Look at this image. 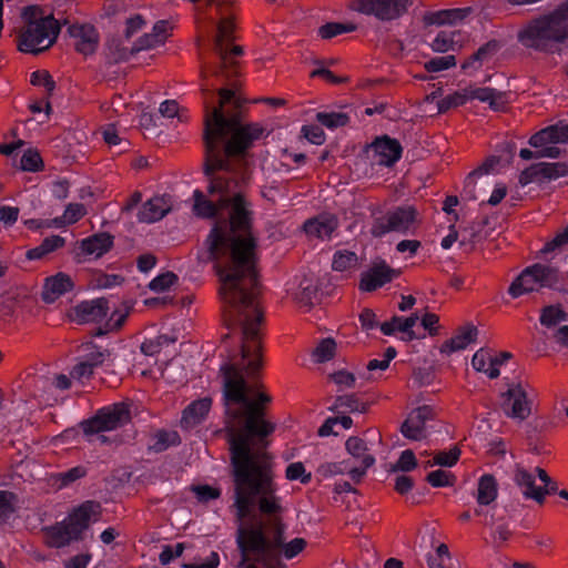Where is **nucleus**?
Returning <instances> with one entry per match:
<instances>
[{
  "label": "nucleus",
  "instance_id": "nucleus-29",
  "mask_svg": "<svg viewBox=\"0 0 568 568\" xmlns=\"http://www.w3.org/2000/svg\"><path fill=\"white\" fill-rule=\"evenodd\" d=\"M161 44L160 38H156L152 32L144 33L134 42L130 50L126 48L120 49L116 54V60L128 61L134 53L142 50H150Z\"/></svg>",
  "mask_w": 568,
  "mask_h": 568
},
{
  "label": "nucleus",
  "instance_id": "nucleus-57",
  "mask_svg": "<svg viewBox=\"0 0 568 568\" xmlns=\"http://www.w3.org/2000/svg\"><path fill=\"white\" fill-rule=\"evenodd\" d=\"M145 24V20L141 14H134L126 19L125 22V39H131L138 31H140Z\"/></svg>",
  "mask_w": 568,
  "mask_h": 568
},
{
  "label": "nucleus",
  "instance_id": "nucleus-20",
  "mask_svg": "<svg viewBox=\"0 0 568 568\" xmlns=\"http://www.w3.org/2000/svg\"><path fill=\"white\" fill-rule=\"evenodd\" d=\"M513 480L519 487L526 499L542 504L541 487L536 485V475L534 471L523 466H517L514 470Z\"/></svg>",
  "mask_w": 568,
  "mask_h": 568
},
{
  "label": "nucleus",
  "instance_id": "nucleus-33",
  "mask_svg": "<svg viewBox=\"0 0 568 568\" xmlns=\"http://www.w3.org/2000/svg\"><path fill=\"white\" fill-rule=\"evenodd\" d=\"M110 355L109 349L90 343L84 346L80 358L95 369L102 366Z\"/></svg>",
  "mask_w": 568,
  "mask_h": 568
},
{
  "label": "nucleus",
  "instance_id": "nucleus-38",
  "mask_svg": "<svg viewBox=\"0 0 568 568\" xmlns=\"http://www.w3.org/2000/svg\"><path fill=\"white\" fill-rule=\"evenodd\" d=\"M20 168L27 172H39L43 169V161L37 150L28 149L20 159Z\"/></svg>",
  "mask_w": 568,
  "mask_h": 568
},
{
  "label": "nucleus",
  "instance_id": "nucleus-11",
  "mask_svg": "<svg viewBox=\"0 0 568 568\" xmlns=\"http://www.w3.org/2000/svg\"><path fill=\"white\" fill-rule=\"evenodd\" d=\"M412 0H358L357 10L367 16L388 21L400 17Z\"/></svg>",
  "mask_w": 568,
  "mask_h": 568
},
{
  "label": "nucleus",
  "instance_id": "nucleus-14",
  "mask_svg": "<svg viewBox=\"0 0 568 568\" xmlns=\"http://www.w3.org/2000/svg\"><path fill=\"white\" fill-rule=\"evenodd\" d=\"M568 173V166L565 163L539 162L526 168L519 174V184L524 187L538 180H556Z\"/></svg>",
  "mask_w": 568,
  "mask_h": 568
},
{
  "label": "nucleus",
  "instance_id": "nucleus-58",
  "mask_svg": "<svg viewBox=\"0 0 568 568\" xmlns=\"http://www.w3.org/2000/svg\"><path fill=\"white\" fill-rule=\"evenodd\" d=\"M331 379L338 386L345 387V388L354 387L355 381H356L354 374H352L347 371H344V369L334 372L331 375Z\"/></svg>",
  "mask_w": 568,
  "mask_h": 568
},
{
  "label": "nucleus",
  "instance_id": "nucleus-40",
  "mask_svg": "<svg viewBox=\"0 0 568 568\" xmlns=\"http://www.w3.org/2000/svg\"><path fill=\"white\" fill-rule=\"evenodd\" d=\"M317 295H318V290L312 283L311 280L305 278L300 283V290L296 294V298L301 305H304V306L313 305L314 301L317 300Z\"/></svg>",
  "mask_w": 568,
  "mask_h": 568
},
{
  "label": "nucleus",
  "instance_id": "nucleus-34",
  "mask_svg": "<svg viewBox=\"0 0 568 568\" xmlns=\"http://www.w3.org/2000/svg\"><path fill=\"white\" fill-rule=\"evenodd\" d=\"M464 18L462 9L440 10L432 12L425 17V21L428 24H453Z\"/></svg>",
  "mask_w": 568,
  "mask_h": 568
},
{
  "label": "nucleus",
  "instance_id": "nucleus-6",
  "mask_svg": "<svg viewBox=\"0 0 568 568\" xmlns=\"http://www.w3.org/2000/svg\"><path fill=\"white\" fill-rule=\"evenodd\" d=\"M234 29L233 19L229 16H222L216 23V33L213 38L215 61L205 72L220 81H227L237 75V64L233 57L241 55L243 49L240 45L233 44Z\"/></svg>",
  "mask_w": 568,
  "mask_h": 568
},
{
  "label": "nucleus",
  "instance_id": "nucleus-26",
  "mask_svg": "<svg viewBox=\"0 0 568 568\" xmlns=\"http://www.w3.org/2000/svg\"><path fill=\"white\" fill-rule=\"evenodd\" d=\"M468 101L478 100L489 104L494 111L504 109L505 94L494 88H467Z\"/></svg>",
  "mask_w": 568,
  "mask_h": 568
},
{
  "label": "nucleus",
  "instance_id": "nucleus-62",
  "mask_svg": "<svg viewBox=\"0 0 568 568\" xmlns=\"http://www.w3.org/2000/svg\"><path fill=\"white\" fill-rule=\"evenodd\" d=\"M566 244H568V225L564 229L562 232L558 233L550 242L545 244L542 252H554L556 248Z\"/></svg>",
  "mask_w": 568,
  "mask_h": 568
},
{
  "label": "nucleus",
  "instance_id": "nucleus-52",
  "mask_svg": "<svg viewBox=\"0 0 568 568\" xmlns=\"http://www.w3.org/2000/svg\"><path fill=\"white\" fill-rule=\"evenodd\" d=\"M435 52H447L454 48V39L450 33L445 31L439 32L430 44Z\"/></svg>",
  "mask_w": 568,
  "mask_h": 568
},
{
  "label": "nucleus",
  "instance_id": "nucleus-1",
  "mask_svg": "<svg viewBox=\"0 0 568 568\" xmlns=\"http://www.w3.org/2000/svg\"><path fill=\"white\" fill-rule=\"evenodd\" d=\"M219 106H206L204 119L203 173L207 182L205 195L193 192V211L203 219L229 216V226L215 224L206 240L210 260L221 282L220 296L224 322L230 334L239 336L240 362H223L241 369L248 381L256 378L263 366V313L257 303V236L253 233V203L247 196L254 163L250 153L263 128L243 124L237 115L229 116L223 108L237 109L241 98L233 88L217 90Z\"/></svg>",
  "mask_w": 568,
  "mask_h": 568
},
{
  "label": "nucleus",
  "instance_id": "nucleus-23",
  "mask_svg": "<svg viewBox=\"0 0 568 568\" xmlns=\"http://www.w3.org/2000/svg\"><path fill=\"white\" fill-rule=\"evenodd\" d=\"M114 237L106 232L95 233L80 242V248L85 255L101 257L113 247Z\"/></svg>",
  "mask_w": 568,
  "mask_h": 568
},
{
  "label": "nucleus",
  "instance_id": "nucleus-36",
  "mask_svg": "<svg viewBox=\"0 0 568 568\" xmlns=\"http://www.w3.org/2000/svg\"><path fill=\"white\" fill-rule=\"evenodd\" d=\"M468 102L467 90L456 91L438 101V112L445 113L450 109L462 106Z\"/></svg>",
  "mask_w": 568,
  "mask_h": 568
},
{
  "label": "nucleus",
  "instance_id": "nucleus-59",
  "mask_svg": "<svg viewBox=\"0 0 568 568\" xmlns=\"http://www.w3.org/2000/svg\"><path fill=\"white\" fill-rule=\"evenodd\" d=\"M375 463L374 456H364V458L361 462V466L353 467L349 470L351 478L358 483L363 478V476L366 474L367 469L373 466Z\"/></svg>",
  "mask_w": 568,
  "mask_h": 568
},
{
  "label": "nucleus",
  "instance_id": "nucleus-35",
  "mask_svg": "<svg viewBox=\"0 0 568 568\" xmlns=\"http://www.w3.org/2000/svg\"><path fill=\"white\" fill-rule=\"evenodd\" d=\"M567 318L568 314L559 305H548L541 310L539 321L542 326L552 327Z\"/></svg>",
  "mask_w": 568,
  "mask_h": 568
},
{
  "label": "nucleus",
  "instance_id": "nucleus-55",
  "mask_svg": "<svg viewBox=\"0 0 568 568\" xmlns=\"http://www.w3.org/2000/svg\"><path fill=\"white\" fill-rule=\"evenodd\" d=\"M93 372L94 368L80 358L79 362L72 367L70 375L72 378L83 382L89 379L93 375Z\"/></svg>",
  "mask_w": 568,
  "mask_h": 568
},
{
  "label": "nucleus",
  "instance_id": "nucleus-21",
  "mask_svg": "<svg viewBox=\"0 0 568 568\" xmlns=\"http://www.w3.org/2000/svg\"><path fill=\"white\" fill-rule=\"evenodd\" d=\"M211 405L212 400L209 397L192 402L182 413L181 426L183 428H193L200 425L207 416Z\"/></svg>",
  "mask_w": 568,
  "mask_h": 568
},
{
  "label": "nucleus",
  "instance_id": "nucleus-31",
  "mask_svg": "<svg viewBox=\"0 0 568 568\" xmlns=\"http://www.w3.org/2000/svg\"><path fill=\"white\" fill-rule=\"evenodd\" d=\"M471 365L474 369L485 373L490 379L497 378L500 374V371L496 367V363H493V357L484 348L478 349L474 354Z\"/></svg>",
  "mask_w": 568,
  "mask_h": 568
},
{
  "label": "nucleus",
  "instance_id": "nucleus-16",
  "mask_svg": "<svg viewBox=\"0 0 568 568\" xmlns=\"http://www.w3.org/2000/svg\"><path fill=\"white\" fill-rule=\"evenodd\" d=\"M109 312L108 302L104 298L82 301L73 307L70 316L78 324L99 323Z\"/></svg>",
  "mask_w": 568,
  "mask_h": 568
},
{
  "label": "nucleus",
  "instance_id": "nucleus-37",
  "mask_svg": "<svg viewBox=\"0 0 568 568\" xmlns=\"http://www.w3.org/2000/svg\"><path fill=\"white\" fill-rule=\"evenodd\" d=\"M356 29L353 23H342V22H327L320 27L318 34L322 39H332L343 33L352 32Z\"/></svg>",
  "mask_w": 568,
  "mask_h": 568
},
{
  "label": "nucleus",
  "instance_id": "nucleus-4",
  "mask_svg": "<svg viewBox=\"0 0 568 568\" xmlns=\"http://www.w3.org/2000/svg\"><path fill=\"white\" fill-rule=\"evenodd\" d=\"M21 19L24 26L18 36V49L23 53L39 54L53 45L60 24L53 16H44L37 4L22 9Z\"/></svg>",
  "mask_w": 568,
  "mask_h": 568
},
{
  "label": "nucleus",
  "instance_id": "nucleus-53",
  "mask_svg": "<svg viewBox=\"0 0 568 568\" xmlns=\"http://www.w3.org/2000/svg\"><path fill=\"white\" fill-rule=\"evenodd\" d=\"M302 132L305 139L312 144L321 145L325 141V133L321 126L303 125Z\"/></svg>",
  "mask_w": 568,
  "mask_h": 568
},
{
  "label": "nucleus",
  "instance_id": "nucleus-47",
  "mask_svg": "<svg viewBox=\"0 0 568 568\" xmlns=\"http://www.w3.org/2000/svg\"><path fill=\"white\" fill-rule=\"evenodd\" d=\"M285 477L288 480H298L302 484H308L312 480V474L306 471L302 462L291 463L285 470Z\"/></svg>",
  "mask_w": 568,
  "mask_h": 568
},
{
  "label": "nucleus",
  "instance_id": "nucleus-45",
  "mask_svg": "<svg viewBox=\"0 0 568 568\" xmlns=\"http://www.w3.org/2000/svg\"><path fill=\"white\" fill-rule=\"evenodd\" d=\"M460 457V449L457 446L452 447L449 450H440L438 452L433 463H429L430 466L438 465L442 467H453L456 465Z\"/></svg>",
  "mask_w": 568,
  "mask_h": 568
},
{
  "label": "nucleus",
  "instance_id": "nucleus-7",
  "mask_svg": "<svg viewBox=\"0 0 568 568\" xmlns=\"http://www.w3.org/2000/svg\"><path fill=\"white\" fill-rule=\"evenodd\" d=\"M131 422L130 405L124 402L113 403L99 408L91 417L79 423L88 442L97 436L100 444H108L104 433L116 430Z\"/></svg>",
  "mask_w": 568,
  "mask_h": 568
},
{
  "label": "nucleus",
  "instance_id": "nucleus-61",
  "mask_svg": "<svg viewBox=\"0 0 568 568\" xmlns=\"http://www.w3.org/2000/svg\"><path fill=\"white\" fill-rule=\"evenodd\" d=\"M418 318L419 317L417 313H414L407 317L395 315L393 316V323L396 324L397 331L407 332L410 331V328H413L416 325Z\"/></svg>",
  "mask_w": 568,
  "mask_h": 568
},
{
  "label": "nucleus",
  "instance_id": "nucleus-3",
  "mask_svg": "<svg viewBox=\"0 0 568 568\" xmlns=\"http://www.w3.org/2000/svg\"><path fill=\"white\" fill-rule=\"evenodd\" d=\"M517 41L526 49L539 52H549L554 44L568 42V0L531 18L518 31Z\"/></svg>",
  "mask_w": 568,
  "mask_h": 568
},
{
  "label": "nucleus",
  "instance_id": "nucleus-50",
  "mask_svg": "<svg viewBox=\"0 0 568 568\" xmlns=\"http://www.w3.org/2000/svg\"><path fill=\"white\" fill-rule=\"evenodd\" d=\"M192 491L195 494V497L200 503H209L220 498L221 496V490L210 485L193 486Z\"/></svg>",
  "mask_w": 568,
  "mask_h": 568
},
{
  "label": "nucleus",
  "instance_id": "nucleus-17",
  "mask_svg": "<svg viewBox=\"0 0 568 568\" xmlns=\"http://www.w3.org/2000/svg\"><path fill=\"white\" fill-rule=\"evenodd\" d=\"M68 32L75 39V50L79 53L89 55L95 52L99 43V32L90 23H73L69 26Z\"/></svg>",
  "mask_w": 568,
  "mask_h": 568
},
{
  "label": "nucleus",
  "instance_id": "nucleus-44",
  "mask_svg": "<svg viewBox=\"0 0 568 568\" xmlns=\"http://www.w3.org/2000/svg\"><path fill=\"white\" fill-rule=\"evenodd\" d=\"M456 65V58L453 54L434 57L425 62L424 68L427 72L436 73L448 70Z\"/></svg>",
  "mask_w": 568,
  "mask_h": 568
},
{
  "label": "nucleus",
  "instance_id": "nucleus-30",
  "mask_svg": "<svg viewBox=\"0 0 568 568\" xmlns=\"http://www.w3.org/2000/svg\"><path fill=\"white\" fill-rule=\"evenodd\" d=\"M180 444L181 437L178 432L160 429L152 436L149 449L154 453H162Z\"/></svg>",
  "mask_w": 568,
  "mask_h": 568
},
{
  "label": "nucleus",
  "instance_id": "nucleus-64",
  "mask_svg": "<svg viewBox=\"0 0 568 568\" xmlns=\"http://www.w3.org/2000/svg\"><path fill=\"white\" fill-rule=\"evenodd\" d=\"M220 565V555L212 551L210 556L201 564H183L182 568H217Z\"/></svg>",
  "mask_w": 568,
  "mask_h": 568
},
{
  "label": "nucleus",
  "instance_id": "nucleus-8",
  "mask_svg": "<svg viewBox=\"0 0 568 568\" xmlns=\"http://www.w3.org/2000/svg\"><path fill=\"white\" fill-rule=\"evenodd\" d=\"M544 287L561 290V275L556 267L537 263L525 268L513 281L508 293L511 297L517 298Z\"/></svg>",
  "mask_w": 568,
  "mask_h": 568
},
{
  "label": "nucleus",
  "instance_id": "nucleus-13",
  "mask_svg": "<svg viewBox=\"0 0 568 568\" xmlns=\"http://www.w3.org/2000/svg\"><path fill=\"white\" fill-rule=\"evenodd\" d=\"M434 418L430 406L423 405L410 412L400 426V433L407 439L422 440L426 438V423Z\"/></svg>",
  "mask_w": 568,
  "mask_h": 568
},
{
  "label": "nucleus",
  "instance_id": "nucleus-48",
  "mask_svg": "<svg viewBox=\"0 0 568 568\" xmlns=\"http://www.w3.org/2000/svg\"><path fill=\"white\" fill-rule=\"evenodd\" d=\"M426 480L433 487H450L454 485L456 477L449 471L437 469L428 473Z\"/></svg>",
  "mask_w": 568,
  "mask_h": 568
},
{
  "label": "nucleus",
  "instance_id": "nucleus-56",
  "mask_svg": "<svg viewBox=\"0 0 568 568\" xmlns=\"http://www.w3.org/2000/svg\"><path fill=\"white\" fill-rule=\"evenodd\" d=\"M85 214V207L81 203H70L67 205L63 215L68 224L77 223Z\"/></svg>",
  "mask_w": 568,
  "mask_h": 568
},
{
  "label": "nucleus",
  "instance_id": "nucleus-10",
  "mask_svg": "<svg viewBox=\"0 0 568 568\" xmlns=\"http://www.w3.org/2000/svg\"><path fill=\"white\" fill-rule=\"evenodd\" d=\"M417 211L410 205L396 206L372 222L371 233L383 237L390 232L408 234L415 229Z\"/></svg>",
  "mask_w": 568,
  "mask_h": 568
},
{
  "label": "nucleus",
  "instance_id": "nucleus-18",
  "mask_svg": "<svg viewBox=\"0 0 568 568\" xmlns=\"http://www.w3.org/2000/svg\"><path fill=\"white\" fill-rule=\"evenodd\" d=\"M568 142V123L558 122L546 126L529 138V145L540 150L548 144Z\"/></svg>",
  "mask_w": 568,
  "mask_h": 568
},
{
  "label": "nucleus",
  "instance_id": "nucleus-63",
  "mask_svg": "<svg viewBox=\"0 0 568 568\" xmlns=\"http://www.w3.org/2000/svg\"><path fill=\"white\" fill-rule=\"evenodd\" d=\"M91 559L92 555L89 552L79 554L69 558L64 562V568H88V565L90 564Z\"/></svg>",
  "mask_w": 568,
  "mask_h": 568
},
{
  "label": "nucleus",
  "instance_id": "nucleus-25",
  "mask_svg": "<svg viewBox=\"0 0 568 568\" xmlns=\"http://www.w3.org/2000/svg\"><path fill=\"white\" fill-rule=\"evenodd\" d=\"M477 327L468 324L458 329L457 334L452 338L447 339L440 346V353L450 355L457 351L465 349L477 336Z\"/></svg>",
  "mask_w": 568,
  "mask_h": 568
},
{
  "label": "nucleus",
  "instance_id": "nucleus-39",
  "mask_svg": "<svg viewBox=\"0 0 568 568\" xmlns=\"http://www.w3.org/2000/svg\"><path fill=\"white\" fill-rule=\"evenodd\" d=\"M336 349V343L333 338H323L313 351L314 361L325 363L333 358Z\"/></svg>",
  "mask_w": 568,
  "mask_h": 568
},
{
  "label": "nucleus",
  "instance_id": "nucleus-19",
  "mask_svg": "<svg viewBox=\"0 0 568 568\" xmlns=\"http://www.w3.org/2000/svg\"><path fill=\"white\" fill-rule=\"evenodd\" d=\"M74 283L72 278L68 274L59 272L55 275L45 278L42 291V300L45 303H53L60 296L72 291Z\"/></svg>",
  "mask_w": 568,
  "mask_h": 568
},
{
  "label": "nucleus",
  "instance_id": "nucleus-2",
  "mask_svg": "<svg viewBox=\"0 0 568 568\" xmlns=\"http://www.w3.org/2000/svg\"><path fill=\"white\" fill-rule=\"evenodd\" d=\"M222 383L236 516L241 520L257 506L262 515L272 517L270 534L262 521L239 527L236 545L241 560L236 568H285L282 557L295 558L307 542L301 537L286 541L287 526L278 517L283 507L274 462L264 450L267 437L275 430V424L266 418L272 397L260 381L246 379L231 364L222 368Z\"/></svg>",
  "mask_w": 568,
  "mask_h": 568
},
{
  "label": "nucleus",
  "instance_id": "nucleus-5",
  "mask_svg": "<svg viewBox=\"0 0 568 568\" xmlns=\"http://www.w3.org/2000/svg\"><path fill=\"white\" fill-rule=\"evenodd\" d=\"M100 510L101 505L94 500H87L74 507L61 521L42 527L45 544L51 548L59 549L73 541L82 540L91 518L98 516Z\"/></svg>",
  "mask_w": 568,
  "mask_h": 568
},
{
  "label": "nucleus",
  "instance_id": "nucleus-32",
  "mask_svg": "<svg viewBox=\"0 0 568 568\" xmlns=\"http://www.w3.org/2000/svg\"><path fill=\"white\" fill-rule=\"evenodd\" d=\"M349 115L341 111H321L316 113V121L329 130L345 126L349 123Z\"/></svg>",
  "mask_w": 568,
  "mask_h": 568
},
{
  "label": "nucleus",
  "instance_id": "nucleus-60",
  "mask_svg": "<svg viewBox=\"0 0 568 568\" xmlns=\"http://www.w3.org/2000/svg\"><path fill=\"white\" fill-rule=\"evenodd\" d=\"M19 209L16 206H0V222L4 226H12L19 217Z\"/></svg>",
  "mask_w": 568,
  "mask_h": 568
},
{
  "label": "nucleus",
  "instance_id": "nucleus-22",
  "mask_svg": "<svg viewBox=\"0 0 568 568\" xmlns=\"http://www.w3.org/2000/svg\"><path fill=\"white\" fill-rule=\"evenodd\" d=\"M337 219L332 214H322L304 223V231L308 236L329 239L337 227Z\"/></svg>",
  "mask_w": 568,
  "mask_h": 568
},
{
  "label": "nucleus",
  "instance_id": "nucleus-41",
  "mask_svg": "<svg viewBox=\"0 0 568 568\" xmlns=\"http://www.w3.org/2000/svg\"><path fill=\"white\" fill-rule=\"evenodd\" d=\"M30 83L34 87H42L48 98H50L55 90V82L47 70L33 71L30 74Z\"/></svg>",
  "mask_w": 568,
  "mask_h": 568
},
{
  "label": "nucleus",
  "instance_id": "nucleus-15",
  "mask_svg": "<svg viewBox=\"0 0 568 568\" xmlns=\"http://www.w3.org/2000/svg\"><path fill=\"white\" fill-rule=\"evenodd\" d=\"M398 275L385 261L374 263L372 267L361 274L358 288L362 292H374L390 283Z\"/></svg>",
  "mask_w": 568,
  "mask_h": 568
},
{
  "label": "nucleus",
  "instance_id": "nucleus-43",
  "mask_svg": "<svg viewBox=\"0 0 568 568\" xmlns=\"http://www.w3.org/2000/svg\"><path fill=\"white\" fill-rule=\"evenodd\" d=\"M179 277L173 272H165L156 275L149 283V288L155 293H163L170 290L178 282Z\"/></svg>",
  "mask_w": 568,
  "mask_h": 568
},
{
  "label": "nucleus",
  "instance_id": "nucleus-42",
  "mask_svg": "<svg viewBox=\"0 0 568 568\" xmlns=\"http://www.w3.org/2000/svg\"><path fill=\"white\" fill-rule=\"evenodd\" d=\"M357 255L351 251H337L334 253L332 267L334 271H346L357 264Z\"/></svg>",
  "mask_w": 568,
  "mask_h": 568
},
{
  "label": "nucleus",
  "instance_id": "nucleus-49",
  "mask_svg": "<svg viewBox=\"0 0 568 568\" xmlns=\"http://www.w3.org/2000/svg\"><path fill=\"white\" fill-rule=\"evenodd\" d=\"M345 448L348 454L359 459L361 462L364 458V456H372L371 454L366 453V443L359 437H349L345 443Z\"/></svg>",
  "mask_w": 568,
  "mask_h": 568
},
{
  "label": "nucleus",
  "instance_id": "nucleus-9",
  "mask_svg": "<svg viewBox=\"0 0 568 568\" xmlns=\"http://www.w3.org/2000/svg\"><path fill=\"white\" fill-rule=\"evenodd\" d=\"M535 389L523 382H511L501 394V409L514 420H526L532 410Z\"/></svg>",
  "mask_w": 568,
  "mask_h": 568
},
{
  "label": "nucleus",
  "instance_id": "nucleus-54",
  "mask_svg": "<svg viewBox=\"0 0 568 568\" xmlns=\"http://www.w3.org/2000/svg\"><path fill=\"white\" fill-rule=\"evenodd\" d=\"M417 465L416 457L410 449H406L402 452L398 460L395 465V470H402V471H410L413 470Z\"/></svg>",
  "mask_w": 568,
  "mask_h": 568
},
{
  "label": "nucleus",
  "instance_id": "nucleus-46",
  "mask_svg": "<svg viewBox=\"0 0 568 568\" xmlns=\"http://www.w3.org/2000/svg\"><path fill=\"white\" fill-rule=\"evenodd\" d=\"M504 45L503 40L491 39L477 49L475 60L489 61Z\"/></svg>",
  "mask_w": 568,
  "mask_h": 568
},
{
  "label": "nucleus",
  "instance_id": "nucleus-24",
  "mask_svg": "<svg viewBox=\"0 0 568 568\" xmlns=\"http://www.w3.org/2000/svg\"><path fill=\"white\" fill-rule=\"evenodd\" d=\"M170 203L164 196H153L142 205L138 220L142 223L158 222L170 212Z\"/></svg>",
  "mask_w": 568,
  "mask_h": 568
},
{
  "label": "nucleus",
  "instance_id": "nucleus-27",
  "mask_svg": "<svg viewBox=\"0 0 568 568\" xmlns=\"http://www.w3.org/2000/svg\"><path fill=\"white\" fill-rule=\"evenodd\" d=\"M498 497V484L491 474H484L477 484L476 501L479 506H489Z\"/></svg>",
  "mask_w": 568,
  "mask_h": 568
},
{
  "label": "nucleus",
  "instance_id": "nucleus-51",
  "mask_svg": "<svg viewBox=\"0 0 568 568\" xmlns=\"http://www.w3.org/2000/svg\"><path fill=\"white\" fill-rule=\"evenodd\" d=\"M87 475V469L83 466L72 467L63 473L59 474V480L61 487H67L75 480L83 478Z\"/></svg>",
  "mask_w": 568,
  "mask_h": 568
},
{
  "label": "nucleus",
  "instance_id": "nucleus-28",
  "mask_svg": "<svg viewBox=\"0 0 568 568\" xmlns=\"http://www.w3.org/2000/svg\"><path fill=\"white\" fill-rule=\"evenodd\" d=\"M328 409L336 414L365 413L367 405L355 394H345L337 396Z\"/></svg>",
  "mask_w": 568,
  "mask_h": 568
},
{
  "label": "nucleus",
  "instance_id": "nucleus-12",
  "mask_svg": "<svg viewBox=\"0 0 568 568\" xmlns=\"http://www.w3.org/2000/svg\"><path fill=\"white\" fill-rule=\"evenodd\" d=\"M368 148L373 151L376 163L381 166H394L403 155L400 142L387 134L376 136Z\"/></svg>",
  "mask_w": 568,
  "mask_h": 568
}]
</instances>
